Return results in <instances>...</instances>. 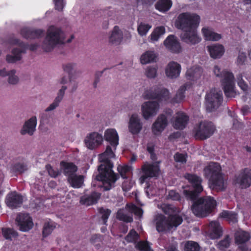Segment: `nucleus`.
<instances>
[{
	"mask_svg": "<svg viewBox=\"0 0 251 251\" xmlns=\"http://www.w3.org/2000/svg\"><path fill=\"white\" fill-rule=\"evenodd\" d=\"M114 156L113 151L109 146L99 156V161L101 163L98 168L99 174L96 176V179L99 182V185L102 187L104 190H109L114 187L118 178L112 170L113 164L110 161V159Z\"/></svg>",
	"mask_w": 251,
	"mask_h": 251,
	"instance_id": "f257e3e1",
	"label": "nucleus"
},
{
	"mask_svg": "<svg viewBox=\"0 0 251 251\" xmlns=\"http://www.w3.org/2000/svg\"><path fill=\"white\" fill-rule=\"evenodd\" d=\"M200 21V16L195 14L183 13L179 15L176 25L183 30L181 38L183 42L191 45L201 42V38L198 35L197 29Z\"/></svg>",
	"mask_w": 251,
	"mask_h": 251,
	"instance_id": "f03ea898",
	"label": "nucleus"
},
{
	"mask_svg": "<svg viewBox=\"0 0 251 251\" xmlns=\"http://www.w3.org/2000/svg\"><path fill=\"white\" fill-rule=\"evenodd\" d=\"M7 44L10 46H17L13 47L11 51V53L7 54L6 56V61L8 63H15L22 60L23 54L26 52V50L29 48L31 50H34L37 48V45L32 44L28 46L20 40L12 37L9 39Z\"/></svg>",
	"mask_w": 251,
	"mask_h": 251,
	"instance_id": "7ed1b4c3",
	"label": "nucleus"
},
{
	"mask_svg": "<svg viewBox=\"0 0 251 251\" xmlns=\"http://www.w3.org/2000/svg\"><path fill=\"white\" fill-rule=\"evenodd\" d=\"M213 72L216 76L221 78L225 95L227 97H235L236 92L235 90L234 77L233 74L227 70L221 71L217 65L214 66Z\"/></svg>",
	"mask_w": 251,
	"mask_h": 251,
	"instance_id": "20e7f679",
	"label": "nucleus"
},
{
	"mask_svg": "<svg viewBox=\"0 0 251 251\" xmlns=\"http://www.w3.org/2000/svg\"><path fill=\"white\" fill-rule=\"evenodd\" d=\"M216 201L213 198L207 196L201 198L196 201L192 207L193 213L197 217L207 216L215 208Z\"/></svg>",
	"mask_w": 251,
	"mask_h": 251,
	"instance_id": "39448f33",
	"label": "nucleus"
},
{
	"mask_svg": "<svg viewBox=\"0 0 251 251\" xmlns=\"http://www.w3.org/2000/svg\"><path fill=\"white\" fill-rule=\"evenodd\" d=\"M64 42V34L61 29L54 26L49 27L42 48L46 51H50L56 45Z\"/></svg>",
	"mask_w": 251,
	"mask_h": 251,
	"instance_id": "423d86ee",
	"label": "nucleus"
},
{
	"mask_svg": "<svg viewBox=\"0 0 251 251\" xmlns=\"http://www.w3.org/2000/svg\"><path fill=\"white\" fill-rule=\"evenodd\" d=\"M185 178L191 184L193 190H190L187 186L184 187H183V194L187 199L194 200L196 198L197 194L201 193L203 190V188L201 184L202 180L198 176L190 174H186Z\"/></svg>",
	"mask_w": 251,
	"mask_h": 251,
	"instance_id": "0eeeda50",
	"label": "nucleus"
},
{
	"mask_svg": "<svg viewBox=\"0 0 251 251\" xmlns=\"http://www.w3.org/2000/svg\"><path fill=\"white\" fill-rule=\"evenodd\" d=\"M155 221L156 230L160 232L170 230L173 227L176 228L181 224L182 218L181 216H173L170 219H167L163 215L158 214L156 216Z\"/></svg>",
	"mask_w": 251,
	"mask_h": 251,
	"instance_id": "6e6552de",
	"label": "nucleus"
},
{
	"mask_svg": "<svg viewBox=\"0 0 251 251\" xmlns=\"http://www.w3.org/2000/svg\"><path fill=\"white\" fill-rule=\"evenodd\" d=\"M146 100L156 99L160 102H168L170 101V94L168 90L159 86H153L146 89L143 94Z\"/></svg>",
	"mask_w": 251,
	"mask_h": 251,
	"instance_id": "1a4fd4ad",
	"label": "nucleus"
},
{
	"mask_svg": "<svg viewBox=\"0 0 251 251\" xmlns=\"http://www.w3.org/2000/svg\"><path fill=\"white\" fill-rule=\"evenodd\" d=\"M215 130V127L212 123L203 121L194 126L193 132L196 139L203 140L210 137Z\"/></svg>",
	"mask_w": 251,
	"mask_h": 251,
	"instance_id": "9d476101",
	"label": "nucleus"
},
{
	"mask_svg": "<svg viewBox=\"0 0 251 251\" xmlns=\"http://www.w3.org/2000/svg\"><path fill=\"white\" fill-rule=\"evenodd\" d=\"M205 106L207 111L211 112L217 108L223 101V93L221 90L213 89L205 96Z\"/></svg>",
	"mask_w": 251,
	"mask_h": 251,
	"instance_id": "9b49d317",
	"label": "nucleus"
},
{
	"mask_svg": "<svg viewBox=\"0 0 251 251\" xmlns=\"http://www.w3.org/2000/svg\"><path fill=\"white\" fill-rule=\"evenodd\" d=\"M132 213L140 218L142 216L143 210L134 204H127L125 209H120L117 212V218L124 222H131L133 220Z\"/></svg>",
	"mask_w": 251,
	"mask_h": 251,
	"instance_id": "f8f14e48",
	"label": "nucleus"
},
{
	"mask_svg": "<svg viewBox=\"0 0 251 251\" xmlns=\"http://www.w3.org/2000/svg\"><path fill=\"white\" fill-rule=\"evenodd\" d=\"M234 183L241 188H247L251 185V169L245 168L235 176Z\"/></svg>",
	"mask_w": 251,
	"mask_h": 251,
	"instance_id": "ddd939ff",
	"label": "nucleus"
},
{
	"mask_svg": "<svg viewBox=\"0 0 251 251\" xmlns=\"http://www.w3.org/2000/svg\"><path fill=\"white\" fill-rule=\"evenodd\" d=\"M159 109V103L155 101H148L143 103L141 112L143 118L146 120L155 116Z\"/></svg>",
	"mask_w": 251,
	"mask_h": 251,
	"instance_id": "4468645a",
	"label": "nucleus"
},
{
	"mask_svg": "<svg viewBox=\"0 0 251 251\" xmlns=\"http://www.w3.org/2000/svg\"><path fill=\"white\" fill-rule=\"evenodd\" d=\"M143 175L140 178V181L143 184L146 181L148 177L156 176L160 171L159 166L156 163L149 164L145 163L142 167Z\"/></svg>",
	"mask_w": 251,
	"mask_h": 251,
	"instance_id": "2eb2a0df",
	"label": "nucleus"
},
{
	"mask_svg": "<svg viewBox=\"0 0 251 251\" xmlns=\"http://www.w3.org/2000/svg\"><path fill=\"white\" fill-rule=\"evenodd\" d=\"M16 221L19 229L24 232L28 231L33 226L32 219L28 214H19L16 218Z\"/></svg>",
	"mask_w": 251,
	"mask_h": 251,
	"instance_id": "dca6fc26",
	"label": "nucleus"
},
{
	"mask_svg": "<svg viewBox=\"0 0 251 251\" xmlns=\"http://www.w3.org/2000/svg\"><path fill=\"white\" fill-rule=\"evenodd\" d=\"M102 135L95 132L88 134L84 140L86 146L90 150L98 147L102 143Z\"/></svg>",
	"mask_w": 251,
	"mask_h": 251,
	"instance_id": "f3484780",
	"label": "nucleus"
},
{
	"mask_svg": "<svg viewBox=\"0 0 251 251\" xmlns=\"http://www.w3.org/2000/svg\"><path fill=\"white\" fill-rule=\"evenodd\" d=\"M221 167L218 163L210 162L204 169V175L209 180L215 177L220 175Z\"/></svg>",
	"mask_w": 251,
	"mask_h": 251,
	"instance_id": "a211bd4d",
	"label": "nucleus"
},
{
	"mask_svg": "<svg viewBox=\"0 0 251 251\" xmlns=\"http://www.w3.org/2000/svg\"><path fill=\"white\" fill-rule=\"evenodd\" d=\"M143 124L137 114H133L129 118L128 130L132 134H137L142 129Z\"/></svg>",
	"mask_w": 251,
	"mask_h": 251,
	"instance_id": "6ab92c4d",
	"label": "nucleus"
},
{
	"mask_svg": "<svg viewBox=\"0 0 251 251\" xmlns=\"http://www.w3.org/2000/svg\"><path fill=\"white\" fill-rule=\"evenodd\" d=\"M23 201V197L14 191L9 193L6 198L5 202L7 205L12 208L19 207Z\"/></svg>",
	"mask_w": 251,
	"mask_h": 251,
	"instance_id": "aec40b11",
	"label": "nucleus"
},
{
	"mask_svg": "<svg viewBox=\"0 0 251 251\" xmlns=\"http://www.w3.org/2000/svg\"><path fill=\"white\" fill-rule=\"evenodd\" d=\"M166 48L172 52L179 53L181 50L180 44L175 36L169 35L164 42Z\"/></svg>",
	"mask_w": 251,
	"mask_h": 251,
	"instance_id": "412c9836",
	"label": "nucleus"
},
{
	"mask_svg": "<svg viewBox=\"0 0 251 251\" xmlns=\"http://www.w3.org/2000/svg\"><path fill=\"white\" fill-rule=\"evenodd\" d=\"M181 66L178 63L172 61L168 63L165 69L166 76L171 79L178 77L180 74Z\"/></svg>",
	"mask_w": 251,
	"mask_h": 251,
	"instance_id": "4be33fe9",
	"label": "nucleus"
},
{
	"mask_svg": "<svg viewBox=\"0 0 251 251\" xmlns=\"http://www.w3.org/2000/svg\"><path fill=\"white\" fill-rule=\"evenodd\" d=\"M168 124L167 117L164 114L160 115L152 126V132L156 135H159Z\"/></svg>",
	"mask_w": 251,
	"mask_h": 251,
	"instance_id": "5701e85b",
	"label": "nucleus"
},
{
	"mask_svg": "<svg viewBox=\"0 0 251 251\" xmlns=\"http://www.w3.org/2000/svg\"><path fill=\"white\" fill-rule=\"evenodd\" d=\"M37 126V118L32 116L29 119L25 122L20 133L22 135L28 134L32 135L36 130Z\"/></svg>",
	"mask_w": 251,
	"mask_h": 251,
	"instance_id": "b1692460",
	"label": "nucleus"
},
{
	"mask_svg": "<svg viewBox=\"0 0 251 251\" xmlns=\"http://www.w3.org/2000/svg\"><path fill=\"white\" fill-rule=\"evenodd\" d=\"M189 121L188 116L182 111L177 112L175 119L173 122V127L176 129L184 128Z\"/></svg>",
	"mask_w": 251,
	"mask_h": 251,
	"instance_id": "393cba45",
	"label": "nucleus"
},
{
	"mask_svg": "<svg viewBox=\"0 0 251 251\" xmlns=\"http://www.w3.org/2000/svg\"><path fill=\"white\" fill-rule=\"evenodd\" d=\"M251 238L249 233L243 230H238L235 234L236 243L239 247L242 250V251H248L244 244Z\"/></svg>",
	"mask_w": 251,
	"mask_h": 251,
	"instance_id": "a878e982",
	"label": "nucleus"
},
{
	"mask_svg": "<svg viewBox=\"0 0 251 251\" xmlns=\"http://www.w3.org/2000/svg\"><path fill=\"white\" fill-rule=\"evenodd\" d=\"M210 187L217 191H223L226 187V181L224 179L222 174L210 179Z\"/></svg>",
	"mask_w": 251,
	"mask_h": 251,
	"instance_id": "bb28decb",
	"label": "nucleus"
},
{
	"mask_svg": "<svg viewBox=\"0 0 251 251\" xmlns=\"http://www.w3.org/2000/svg\"><path fill=\"white\" fill-rule=\"evenodd\" d=\"M104 138L115 150L116 147L119 144V136L117 131L113 128L106 129L104 132Z\"/></svg>",
	"mask_w": 251,
	"mask_h": 251,
	"instance_id": "cd10ccee",
	"label": "nucleus"
},
{
	"mask_svg": "<svg viewBox=\"0 0 251 251\" xmlns=\"http://www.w3.org/2000/svg\"><path fill=\"white\" fill-rule=\"evenodd\" d=\"M222 234V230L219 223L217 221H212L209 226L207 236L211 239L219 238Z\"/></svg>",
	"mask_w": 251,
	"mask_h": 251,
	"instance_id": "c85d7f7f",
	"label": "nucleus"
},
{
	"mask_svg": "<svg viewBox=\"0 0 251 251\" xmlns=\"http://www.w3.org/2000/svg\"><path fill=\"white\" fill-rule=\"evenodd\" d=\"M44 34L43 30L41 29H31L27 27H24L21 30V35L27 39L38 38Z\"/></svg>",
	"mask_w": 251,
	"mask_h": 251,
	"instance_id": "c756f323",
	"label": "nucleus"
},
{
	"mask_svg": "<svg viewBox=\"0 0 251 251\" xmlns=\"http://www.w3.org/2000/svg\"><path fill=\"white\" fill-rule=\"evenodd\" d=\"M192 83L187 82L181 86L177 90L175 96L171 100V102L173 103H178L182 102L185 98V91L191 88Z\"/></svg>",
	"mask_w": 251,
	"mask_h": 251,
	"instance_id": "7c9ffc66",
	"label": "nucleus"
},
{
	"mask_svg": "<svg viewBox=\"0 0 251 251\" xmlns=\"http://www.w3.org/2000/svg\"><path fill=\"white\" fill-rule=\"evenodd\" d=\"M202 73V68L199 66H195L187 70L186 76L188 80L194 82L201 78Z\"/></svg>",
	"mask_w": 251,
	"mask_h": 251,
	"instance_id": "2f4dec72",
	"label": "nucleus"
},
{
	"mask_svg": "<svg viewBox=\"0 0 251 251\" xmlns=\"http://www.w3.org/2000/svg\"><path fill=\"white\" fill-rule=\"evenodd\" d=\"M123 38V32L118 26H115L109 37V42L113 45H119Z\"/></svg>",
	"mask_w": 251,
	"mask_h": 251,
	"instance_id": "473e14b6",
	"label": "nucleus"
},
{
	"mask_svg": "<svg viewBox=\"0 0 251 251\" xmlns=\"http://www.w3.org/2000/svg\"><path fill=\"white\" fill-rule=\"evenodd\" d=\"M210 56L214 59L220 58L224 53L225 49L222 45L213 44L207 47Z\"/></svg>",
	"mask_w": 251,
	"mask_h": 251,
	"instance_id": "72a5a7b5",
	"label": "nucleus"
},
{
	"mask_svg": "<svg viewBox=\"0 0 251 251\" xmlns=\"http://www.w3.org/2000/svg\"><path fill=\"white\" fill-rule=\"evenodd\" d=\"M60 165L64 175L67 177L68 180L70 177H72L75 175L77 170L76 166L72 163L62 161L61 162Z\"/></svg>",
	"mask_w": 251,
	"mask_h": 251,
	"instance_id": "f704fd0d",
	"label": "nucleus"
},
{
	"mask_svg": "<svg viewBox=\"0 0 251 251\" xmlns=\"http://www.w3.org/2000/svg\"><path fill=\"white\" fill-rule=\"evenodd\" d=\"M201 32L204 39L207 41H217L222 38L221 34L214 32L208 27L202 28Z\"/></svg>",
	"mask_w": 251,
	"mask_h": 251,
	"instance_id": "c9c22d12",
	"label": "nucleus"
},
{
	"mask_svg": "<svg viewBox=\"0 0 251 251\" xmlns=\"http://www.w3.org/2000/svg\"><path fill=\"white\" fill-rule=\"evenodd\" d=\"M100 194L94 192L89 196H84L82 197L80 200V202L82 204L89 206L96 203L100 197Z\"/></svg>",
	"mask_w": 251,
	"mask_h": 251,
	"instance_id": "e433bc0d",
	"label": "nucleus"
},
{
	"mask_svg": "<svg viewBox=\"0 0 251 251\" xmlns=\"http://www.w3.org/2000/svg\"><path fill=\"white\" fill-rule=\"evenodd\" d=\"M157 54L153 50H148L144 52L140 57V61L142 64H146L155 62Z\"/></svg>",
	"mask_w": 251,
	"mask_h": 251,
	"instance_id": "4c0bfd02",
	"label": "nucleus"
},
{
	"mask_svg": "<svg viewBox=\"0 0 251 251\" xmlns=\"http://www.w3.org/2000/svg\"><path fill=\"white\" fill-rule=\"evenodd\" d=\"M160 208L165 213L169 215L168 219H170L173 216H180L179 210L173 205L163 203Z\"/></svg>",
	"mask_w": 251,
	"mask_h": 251,
	"instance_id": "58836bf2",
	"label": "nucleus"
},
{
	"mask_svg": "<svg viewBox=\"0 0 251 251\" xmlns=\"http://www.w3.org/2000/svg\"><path fill=\"white\" fill-rule=\"evenodd\" d=\"M165 33V28L164 26H160L156 27L154 29L149 37V41L153 43L157 42Z\"/></svg>",
	"mask_w": 251,
	"mask_h": 251,
	"instance_id": "ea45409f",
	"label": "nucleus"
},
{
	"mask_svg": "<svg viewBox=\"0 0 251 251\" xmlns=\"http://www.w3.org/2000/svg\"><path fill=\"white\" fill-rule=\"evenodd\" d=\"M172 5L171 0H159L155 4V8L159 11L164 12L168 11Z\"/></svg>",
	"mask_w": 251,
	"mask_h": 251,
	"instance_id": "a19ab883",
	"label": "nucleus"
},
{
	"mask_svg": "<svg viewBox=\"0 0 251 251\" xmlns=\"http://www.w3.org/2000/svg\"><path fill=\"white\" fill-rule=\"evenodd\" d=\"M117 170L121 177L124 178H128L130 177L132 174V168L127 165H119Z\"/></svg>",
	"mask_w": 251,
	"mask_h": 251,
	"instance_id": "79ce46f5",
	"label": "nucleus"
},
{
	"mask_svg": "<svg viewBox=\"0 0 251 251\" xmlns=\"http://www.w3.org/2000/svg\"><path fill=\"white\" fill-rule=\"evenodd\" d=\"M68 181L72 187L80 188L83 183V177L81 175H77L75 174L72 177H70Z\"/></svg>",
	"mask_w": 251,
	"mask_h": 251,
	"instance_id": "37998d69",
	"label": "nucleus"
},
{
	"mask_svg": "<svg viewBox=\"0 0 251 251\" xmlns=\"http://www.w3.org/2000/svg\"><path fill=\"white\" fill-rule=\"evenodd\" d=\"M63 69L65 72L69 74L70 77L73 73L80 72L77 65L75 63H67L64 64Z\"/></svg>",
	"mask_w": 251,
	"mask_h": 251,
	"instance_id": "c03bdc74",
	"label": "nucleus"
},
{
	"mask_svg": "<svg viewBox=\"0 0 251 251\" xmlns=\"http://www.w3.org/2000/svg\"><path fill=\"white\" fill-rule=\"evenodd\" d=\"M220 217L226 219L230 223H235L237 221L236 213L232 211H224L220 214Z\"/></svg>",
	"mask_w": 251,
	"mask_h": 251,
	"instance_id": "a18cd8bd",
	"label": "nucleus"
},
{
	"mask_svg": "<svg viewBox=\"0 0 251 251\" xmlns=\"http://www.w3.org/2000/svg\"><path fill=\"white\" fill-rule=\"evenodd\" d=\"M2 233L3 236L6 240H12L13 238H15L18 236L17 231L10 228H2Z\"/></svg>",
	"mask_w": 251,
	"mask_h": 251,
	"instance_id": "49530a36",
	"label": "nucleus"
},
{
	"mask_svg": "<svg viewBox=\"0 0 251 251\" xmlns=\"http://www.w3.org/2000/svg\"><path fill=\"white\" fill-rule=\"evenodd\" d=\"M44 112L40 116V123L43 125L52 126L53 123V116Z\"/></svg>",
	"mask_w": 251,
	"mask_h": 251,
	"instance_id": "de8ad7c7",
	"label": "nucleus"
},
{
	"mask_svg": "<svg viewBox=\"0 0 251 251\" xmlns=\"http://www.w3.org/2000/svg\"><path fill=\"white\" fill-rule=\"evenodd\" d=\"M16 71L14 69L8 71L7 76L8 83L12 85L17 84L19 81V77L16 74Z\"/></svg>",
	"mask_w": 251,
	"mask_h": 251,
	"instance_id": "09e8293b",
	"label": "nucleus"
},
{
	"mask_svg": "<svg viewBox=\"0 0 251 251\" xmlns=\"http://www.w3.org/2000/svg\"><path fill=\"white\" fill-rule=\"evenodd\" d=\"M55 227V224L52 221H49L46 223L43 229V235L46 237L50 234Z\"/></svg>",
	"mask_w": 251,
	"mask_h": 251,
	"instance_id": "8fccbe9b",
	"label": "nucleus"
},
{
	"mask_svg": "<svg viewBox=\"0 0 251 251\" xmlns=\"http://www.w3.org/2000/svg\"><path fill=\"white\" fill-rule=\"evenodd\" d=\"M151 25L145 23H141L138 25L137 31L138 34L143 36L146 35L150 29L151 28Z\"/></svg>",
	"mask_w": 251,
	"mask_h": 251,
	"instance_id": "3c124183",
	"label": "nucleus"
},
{
	"mask_svg": "<svg viewBox=\"0 0 251 251\" xmlns=\"http://www.w3.org/2000/svg\"><path fill=\"white\" fill-rule=\"evenodd\" d=\"M184 249L185 251H199L200 246L197 243L189 241L185 243Z\"/></svg>",
	"mask_w": 251,
	"mask_h": 251,
	"instance_id": "603ef678",
	"label": "nucleus"
},
{
	"mask_svg": "<svg viewBox=\"0 0 251 251\" xmlns=\"http://www.w3.org/2000/svg\"><path fill=\"white\" fill-rule=\"evenodd\" d=\"M157 67L156 66H148L145 70V75L150 78H155L157 75Z\"/></svg>",
	"mask_w": 251,
	"mask_h": 251,
	"instance_id": "864d4df0",
	"label": "nucleus"
},
{
	"mask_svg": "<svg viewBox=\"0 0 251 251\" xmlns=\"http://www.w3.org/2000/svg\"><path fill=\"white\" fill-rule=\"evenodd\" d=\"M139 238L138 234L134 229H132L125 237L126 241L128 243H132L136 241Z\"/></svg>",
	"mask_w": 251,
	"mask_h": 251,
	"instance_id": "5fc2aeb1",
	"label": "nucleus"
},
{
	"mask_svg": "<svg viewBox=\"0 0 251 251\" xmlns=\"http://www.w3.org/2000/svg\"><path fill=\"white\" fill-rule=\"evenodd\" d=\"M135 248L140 251H153L147 241H140L135 245Z\"/></svg>",
	"mask_w": 251,
	"mask_h": 251,
	"instance_id": "6e6d98bb",
	"label": "nucleus"
},
{
	"mask_svg": "<svg viewBox=\"0 0 251 251\" xmlns=\"http://www.w3.org/2000/svg\"><path fill=\"white\" fill-rule=\"evenodd\" d=\"M125 179L122 183V189L124 191H128L132 187L134 182L131 179L130 177Z\"/></svg>",
	"mask_w": 251,
	"mask_h": 251,
	"instance_id": "4d7b16f0",
	"label": "nucleus"
},
{
	"mask_svg": "<svg viewBox=\"0 0 251 251\" xmlns=\"http://www.w3.org/2000/svg\"><path fill=\"white\" fill-rule=\"evenodd\" d=\"M230 243V239L228 236H226L224 240L219 242L217 246L220 250H223L229 247Z\"/></svg>",
	"mask_w": 251,
	"mask_h": 251,
	"instance_id": "13d9d810",
	"label": "nucleus"
},
{
	"mask_svg": "<svg viewBox=\"0 0 251 251\" xmlns=\"http://www.w3.org/2000/svg\"><path fill=\"white\" fill-rule=\"evenodd\" d=\"M99 211L102 215L101 218L103 221V224L106 225L109 216L111 213V211L108 209L101 208L99 209Z\"/></svg>",
	"mask_w": 251,
	"mask_h": 251,
	"instance_id": "bf43d9fd",
	"label": "nucleus"
},
{
	"mask_svg": "<svg viewBox=\"0 0 251 251\" xmlns=\"http://www.w3.org/2000/svg\"><path fill=\"white\" fill-rule=\"evenodd\" d=\"M27 169V166L23 163L16 164L12 167L13 171L17 172L20 173L24 172Z\"/></svg>",
	"mask_w": 251,
	"mask_h": 251,
	"instance_id": "052dcab7",
	"label": "nucleus"
},
{
	"mask_svg": "<svg viewBox=\"0 0 251 251\" xmlns=\"http://www.w3.org/2000/svg\"><path fill=\"white\" fill-rule=\"evenodd\" d=\"M187 155L185 153H176L174 155L176 162L181 164H184L186 162Z\"/></svg>",
	"mask_w": 251,
	"mask_h": 251,
	"instance_id": "680f3d73",
	"label": "nucleus"
},
{
	"mask_svg": "<svg viewBox=\"0 0 251 251\" xmlns=\"http://www.w3.org/2000/svg\"><path fill=\"white\" fill-rule=\"evenodd\" d=\"M237 83L240 88L244 92H247L248 89V86L243 80L242 75H239L237 76Z\"/></svg>",
	"mask_w": 251,
	"mask_h": 251,
	"instance_id": "e2e57ef3",
	"label": "nucleus"
},
{
	"mask_svg": "<svg viewBox=\"0 0 251 251\" xmlns=\"http://www.w3.org/2000/svg\"><path fill=\"white\" fill-rule=\"evenodd\" d=\"M61 101L55 98L53 101L50 104V105L45 109V112H49L53 110L56 108Z\"/></svg>",
	"mask_w": 251,
	"mask_h": 251,
	"instance_id": "0e129e2a",
	"label": "nucleus"
},
{
	"mask_svg": "<svg viewBox=\"0 0 251 251\" xmlns=\"http://www.w3.org/2000/svg\"><path fill=\"white\" fill-rule=\"evenodd\" d=\"M46 169L48 171L49 175L52 177H56L59 174L57 170L53 169L50 165H47Z\"/></svg>",
	"mask_w": 251,
	"mask_h": 251,
	"instance_id": "69168bd1",
	"label": "nucleus"
},
{
	"mask_svg": "<svg viewBox=\"0 0 251 251\" xmlns=\"http://www.w3.org/2000/svg\"><path fill=\"white\" fill-rule=\"evenodd\" d=\"M168 197L173 201H179L180 199L179 194L175 190L170 191Z\"/></svg>",
	"mask_w": 251,
	"mask_h": 251,
	"instance_id": "338daca9",
	"label": "nucleus"
},
{
	"mask_svg": "<svg viewBox=\"0 0 251 251\" xmlns=\"http://www.w3.org/2000/svg\"><path fill=\"white\" fill-rule=\"evenodd\" d=\"M246 58L247 56L246 53L243 51L240 50L237 59V63L238 65H243L244 63Z\"/></svg>",
	"mask_w": 251,
	"mask_h": 251,
	"instance_id": "774afa93",
	"label": "nucleus"
}]
</instances>
